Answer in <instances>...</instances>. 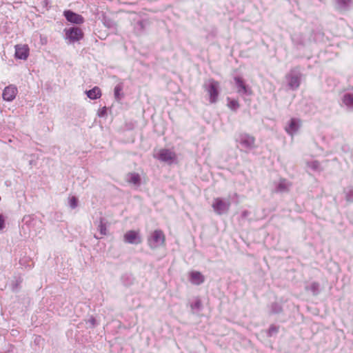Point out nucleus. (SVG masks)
<instances>
[{
	"instance_id": "nucleus-1",
	"label": "nucleus",
	"mask_w": 353,
	"mask_h": 353,
	"mask_svg": "<svg viewBox=\"0 0 353 353\" xmlns=\"http://www.w3.org/2000/svg\"><path fill=\"white\" fill-rule=\"evenodd\" d=\"M203 88L209 96V102L216 103L219 96V83L214 79H210L205 81Z\"/></svg>"
},
{
	"instance_id": "nucleus-2",
	"label": "nucleus",
	"mask_w": 353,
	"mask_h": 353,
	"mask_svg": "<svg viewBox=\"0 0 353 353\" xmlns=\"http://www.w3.org/2000/svg\"><path fill=\"white\" fill-rule=\"evenodd\" d=\"M302 73L299 67H294L286 74L285 79L288 81V86L292 90H296L301 84Z\"/></svg>"
},
{
	"instance_id": "nucleus-3",
	"label": "nucleus",
	"mask_w": 353,
	"mask_h": 353,
	"mask_svg": "<svg viewBox=\"0 0 353 353\" xmlns=\"http://www.w3.org/2000/svg\"><path fill=\"white\" fill-rule=\"evenodd\" d=\"M236 141L240 144L242 150L246 153L250 152L256 148V139L250 134L245 132L241 133Z\"/></svg>"
},
{
	"instance_id": "nucleus-4",
	"label": "nucleus",
	"mask_w": 353,
	"mask_h": 353,
	"mask_svg": "<svg viewBox=\"0 0 353 353\" xmlns=\"http://www.w3.org/2000/svg\"><path fill=\"white\" fill-rule=\"evenodd\" d=\"M165 236L161 230H154L148 239V244L151 249H155L164 244Z\"/></svg>"
},
{
	"instance_id": "nucleus-5",
	"label": "nucleus",
	"mask_w": 353,
	"mask_h": 353,
	"mask_svg": "<svg viewBox=\"0 0 353 353\" xmlns=\"http://www.w3.org/2000/svg\"><path fill=\"white\" fill-rule=\"evenodd\" d=\"M332 5L337 12L345 13L352 8L353 0H332Z\"/></svg>"
},
{
	"instance_id": "nucleus-6",
	"label": "nucleus",
	"mask_w": 353,
	"mask_h": 353,
	"mask_svg": "<svg viewBox=\"0 0 353 353\" xmlns=\"http://www.w3.org/2000/svg\"><path fill=\"white\" fill-rule=\"evenodd\" d=\"M65 34V39L69 40L70 43H74L80 41L83 37L82 30L76 26L64 30Z\"/></svg>"
},
{
	"instance_id": "nucleus-7",
	"label": "nucleus",
	"mask_w": 353,
	"mask_h": 353,
	"mask_svg": "<svg viewBox=\"0 0 353 353\" xmlns=\"http://www.w3.org/2000/svg\"><path fill=\"white\" fill-rule=\"evenodd\" d=\"M212 207L217 214H226L230 208V202L225 201L221 198L214 199Z\"/></svg>"
},
{
	"instance_id": "nucleus-8",
	"label": "nucleus",
	"mask_w": 353,
	"mask_h": 353,
	"mask_svg": "<svg viewBox=\"0 0 353 353\" xmlns=\"http://www.w3.org/2000/svg\"><path fill=\"white\" fill-rule=\"evenodd\" d=\"M274 192L283 194L289 192L292 186V183L285 179H280L278 181L274 183Z\"/></svg>"
},
{
	"instance_id": "nucleus-9",
	"label": "nucleus",
	"mask_w": 353,
	"mask_h": 353,
	"mask_svg": "<svg viewBox=\"0 0 353 353\" xmlns=\"http://www.w3.org/2000/svg\"><path fill=\"white\" fill-rule=\"evenodd\" d=\"M124 242L129 244L138 245L142 241L139 232L135 230H129L123 236Z\"/></svg>"
},
{
	"instance_id": "nucleus-10",
	"label": "nucleus",
	"mask_w": 353,
	"mask_h": 353,
	"mask_svg": "<svg viewBox=\"0 0 353 353\" xmlns=\"http://www.w3.org/2000/svg\"><path fill=\"white\" fill-rule=\"evenodd\" d=\"M63 15L66 20L74 24H81L84 22V18L72 10H68L63 12Z\"/></svg>"
},
{
	"instance_id": "nucleus-11",
	"label": "nucleus",
	"mask_w": 353,
	"mask_h": 353,
	"mask_svg": "<svg viewBox=\"0 0 353 353\" xmlns=\"http://www.w3.org/2000/svg\"><path fill=\"white\" fill-rule=\"evenodd\" d=\"M237 92L241 95H250L252 92L248 85H245L243 79L239 77H235L234 79Z\"/></svg>"
},
{
	"instance_id": "nucleus-12",
	"label": "nucleus",
	"mask_w": 353,
	"mask_h": 353,
	"mask_svg": "<svg viewBox=\"0 0 353 353\" xmlns=\"http://www.w3.org/2000/svg\"><path fill=\"white\" fill-rule=\"evenodd\" d=\"M29 50L28 45H16L14 57L17 59L26 60L29 56Z\"/></svg>"
},
{
	"instance_id": "nucleus-13",
	"label": "nucleus",
	"mask_w": 353,
	"mask_h": 353,
	"mask_svg": "<svg viewBox=\"0 0 353 353\" xmlns=\"http://www.w3.org/2000/svg\"><path fill=\"white\" fill-rule=\"evenodd\" d=\"M17 93V87L13 85H10L4 88L2 97L4 101H12L15 99Z\"/></svg>"
},
{
	"instance_id": "nucleus-14",
	"label": "nucleus",
	"mask_w": 353,
	"mask_h": 353,
	"mask_svg": "<svg viewBox=\"0 0 353 353\" xmlns=\"http://www.w3.org/2000/svg\"><path fill=\"white\" fill-rule=\"evenodd\" d=\"M341 100L343 105L347 108V110L349 111H353V92L344 93Z\"/></svg>"
},
{
	"instance_id": "nucleus-15",
	"label": "nucleus",
	"mask_w": 353,
	"mask_h": 353,
	"mask_svg": "<svg viewBox=\"0 0 353 353\" xmlns=\"http://www.w3.org/2000/svg\"><path fill=\"white\" fill-rule=\"evenodd\" d=\"M299 120L293 118L290 119L289 125L285 127V131L288 134L292 136L299 130Z\"/></svg>"
},
{
	"instance_id": "nucleus-16",
	"label": "nucleus",
	"mask_w": 353,
	"mask_h": 353,
	"mask_svg": "<svg viewBox=\"0 0 353 353\" xmlns=\"http://www.w3.org/2000/svg\"><path fill=\"white\" fill-rule=\"evenodd\" d=\"M174 158V154L168 149L161 150L159 153V159L161 161L168 162Z\"/></svg>"
},
{
	"instance_id": "nucleus-17",
	"label": "nucleus",
	"mask_w": 353,
	"mask_h": 353,
	"mask_svg": "<svg viewBox=\"0 0 353 353\" xmlns=\"http://www.w3.org/2000/svg\"><path fill=\"white\" fill-rule=\"evenodd\" d=\"M205 281L204 276L200 272L193 271L190 273V281L192 283L199 285Z\"/></svg>"
},
{
	"instance_id": "nucleus-18",
	"label": "nucleus",
	"mask_w": 353,
	"mask_h": 353,
	"mask_svg": "<svg viewBox=\"0 0 353 353\" xmlns=\"http://www.w3.org/2000/svg\"><path fill=\"white\" fill-rule=\"evenodd\" d=\"M87 97L92 100L99 99L101 96V92L99 87L95 86L92 89L85 91Z\"/></svg>"
},
{
	"instance_id": "nucleus-19",
	"label": "nucleus",
	"mask_w": 353,
	"mask_h": 353,
	"mask_svg": "<svg viewBox=\"0 0 353 353\" xmlns=\"http://www.w3.org/2000/svg\"><path fill=\"white\" fill-rule=\"evenodd\" d=\"M292 41L294 46L297 48L305 46V39L302 34L295 33L292 35Z\"/></svg>"
},
{
	"instance_id": "nucleus-20",
	"label": "nucleus",
	"mask_w": 353,
	"mask_h": 353,
	"mask_svg": "<svg viewBox=\"0 0 353 353\" xmlns=\"http://www.w3.org/2000/svg\"><path fill=\"white\" fill-rule=\"evenodd\" d=\"M128 182L134 185L139 186L141 185V177L138 173L130 172L128 174Z\"/></svg>"
},
{
	"instance_id": "nucleus-21",
	"label": "nucleus",
	"mask_w": 353,
	"mask_h": 353,
	"mask_svg": "<svg viewBox=\"0 0 353 353\" xmlns=\"http://www.w3.org/2000/svg\"><path fill=\"white\" fill-rule=\"evenodd\" d=\"M123 89V83H119L114 87V95L116 101H119L123 97V94L122 93Z\"/></svg>"
},
{
	"instance_id": "nucleus-22",
	"label": "nucleus",
	"mask_w": 353,
	"mask_h": 353,
	"mask_svg": "<svg viewBox=\"0 0 353 353\" xmlns=\"http://www.w3.org/2000/svg\"><path fill=\"white\" fill-rule=\"evenodd\" d=\"M306 291H310L314 296H317L320 293V285L317 282H312L309 286L305 287Z\"/></svg>"
},
{
	"instance_id": "nucleus-23",
	"label": "nucleus",
	"mask_w": 353,
	"mask_h": 353,
	"mask_svg": "<svg viewBox=\"0 0 353 353\" xmlns=\"http://www.w3.org/2000/svg\"><path fill=\"white\" fill-rule=\"evenodd\" d=\"M102 22H103V24L104 25V26L109 29H112V30L117 29L116 22L113 19H112L111 18H110L108 17L104 16L102 19Z\"/></svg>"
},
{
	"instance_id": "nucleus-24",
	"label": "nucleus",
	"mask_w": 353,
	"mask_h": 353,
	"mask_svg": "<svg viewBox=\"0 0 353 353\" xmlns=\"http://www.w3.org/2000/svg\"><path fill=\"white\" fill-rule=\"evenodd\" d=\"M148 22L145 20H140L137 21L134 26V30L138 34L143 32Z\"/></svg>"
},
{
	"instance_id": "nucleus-25",
	"label": "nucleus",
	"mask_w": 353,
	"mask_h": 353,
	"mask_svg": "<svg viewBox=\"0 0 353 353\" xmlns=\"http://www.w3.org/2000/svg\"><path fill=\"white\" fill-rule=\"evenodd\" d=\"M122 283L125 285H130L133 283L134 277L130 274H124L121 277Z\"/></svg>"
},
{
	"instance_id": "nucleus-26",
	"label": "nucleus",
	"mask_w": 353,
	"mask_h": 353,
	"mask_svg": "<svg viewBox=\"0 0 353 353\" xmlns=\"http://www.w3.org/2000/svg\"><path fill=\"white\" fill-rule=\"evenodd\" d=\"M345 195V200L347 202H353V186H348L343 190Z\"/></svg>"
},
{
	"instance_id": "nucleus-27",
	"label": "nucleus",
	"mask_w": 353,
	"mask_h": 353,
	"mask_svg": "<svg viewBox=\"0 0 353 353\" xmlns=\"http://www.w3.org/2000/svg\"><path fill=\"white\" fill-rule=\"evenodd\" d=\"M283 311V308L281 304L278 303H273L271 305V312L272 314H279Z\"/></svg>"
},
{
	"instance_id": "nucleus-28",
	"label": "nucleus",
	"mask_w": 353,
	"mask_h": 353,
	"mask_svg": "<svg viewBox=\"0 0 353 353\" xmlns=\"http://www.w3.org/2000/svg\"><path fill=\"white\" fill-rule=\"evenodd\" d=\"M190 307L192 311L201 310V307H202V304H201V300L199 298H196L195 301L190 304Z\"/></svg>"
},
{
	"instance_id": "nucleus-29",
	"label": "nucleus",
	"mask_w": 353,
	"mask_h": 353,
	"mask_svg": "<svg viewBox=\"0 0 353 353\" xmlns=\"http://www.w3.org/2000/svg\"><path fill=\"white\" fill-rule=\"evenodd\" d=\"M228 100L229 101L228 105L232 110L236 111L239 108V103L236 100L230 98H228Z\"/></svg>"
},
{
	"instance_id": "nucleus-30",
	"label": "nucleus",
	"mask_w": 353,
	"mask_h": 353,
	"mask_svg": "<svg viewBox=\"0 0 353 353\" xmlns=\"http://www.w3.org/2000/svg\"><path fill=\"white\" fill-rule=\"evenodd\" d=\"M99 230L101 235H105L107 232L106 225L103 223V219L101 218L100 222L99 224Z\"/></svg>"
},
{
	"instance_id": "nucleus-31",
	"label": "nucleus",
	"mask_w": 353,
	"mask_h": 353,
	"mask_svg": "<svg viewBox=\"0 0 353 353\" xmlns=\"http://www.w3.org/2000/svg\"><path fill=\"white\" fill-rule=\"evenodd\" d=\"M307 165L314 171H318L320 170V163L318 161H312L311 162H308Z\"/></svg>"
},
{
	"instance_id": "nucleus-32",
	"label": "nucleus",
	"mask_w": 353,
	"mask_h": 353,
	"mask_svg": "<svg viewBox=\"0 0 353 353\" xmlns=\"http://www.w3.org/2000/svg\"><path fill=\"white\" fill-rule=\"evenodd\" d=\"M68 204L71 209H75L78 205V199L75 196L69 198Z\"/></svg>"
},
{
	"instance_id": "nucleus-33",
	"label": "nucleus",
	"mask_w": 353,
	"mask_h": 353,
	"mask_svg": "<svg viewBox=\"0 0 353 353\" xmlns=\"http://www.w3.org/2000/svg\"><path fill=\"white\" fill-rule=\"evenodd\" d=\"M278 332H279V327H277L274 325H270V327L268 329V336H272V335L278 333Z\"/></svg>"
},
{
	"instance_id": "nucleus-34",
	"label": "nucleus",
	"mask_w": 353,
	"mask_h": 353,
	"mask_svg": "<svg viewBox=\"0 0 353 353\" xmlns=\"http://www.w3.org/2000/svg\"><path fill=\"white\" fill-rule=\"evenodd\" d=\"M87 323L90 324V327H94L97 325L96 319L94 316H91L87 321Z\"/></svg>"
},
{
	"instance_id": "nucleus-35",
	"label": "nucleus",
	"mask_w": 353,
	"mask_h": 353,
	"mask_svg": "<svg viewBox=\"0 0 353 353\" xmlns=\"http://www.w3.org/2000/svg\"><path fill=\"white\" fill-rule=\"evenodd\" d=\"M5 228V219L2 214H0V231Z\"/></svg>"
},
{
	"instance_id": "nucleus-36",
	"label": "nucleus",
	"mask_w": 353,
	"mask_h": 353,
	"mask_svg": "<svg viewBox=\"0 0 353 353\" xmlns=\"http://www.w3.org/2000/svg\"><path fill=\"white\" fill-rule=\"evenodd\" d=\"M106 107H103L98 113V116L101 117L106 114Z\"/></svg>"
},
{
	"instance_id": "nucleus-37",
	"label": "nucleus",
	"mask_w": 353,
	"mask_h": 353,
	"mask_svg": "<svg viewBox=\"0 0 353 353\" xmlns=\"http://www.w3.org/2000/svg\"><path fill=\"white\" fill-rule=\"evenodd\" d=\"M249 214H250V213H249V212H248V211H247V210H244V211L242 212V214H241V216H242L243 218H245V217L248 216Z\"/></svg>"
},
{
	"instance_id": "nucleus-38",
	"label": "nucleus",
	"mask_w": 353,
	"mask_h": 353,
	"mask_svg": "<svg viewBox=\"0 0 353 353\" xmlns=\"http://www.w3.org/2000/svg\"><path fill=\"white\" fill-rule=\"evenodd\" d=\"M231 199H233V198H237L238 197V194L236 193H234L232 196H230Z\"/></svg>"
},
{
	"instance_id": "nucleus-39",
	"label": "nucleus",
	"mask_w": 353,
	"mask_h": 353,
	"mask_svg": "<svg viewBox=\"0 0 353 353\" xmlns=\"http://www.w3.org/2000/svg\"><path fill=\"white\" fill-rule=\"evenodd\" d=\"M320 1H322L323 0H319Z\"/></svg>"
}]
</instances>
